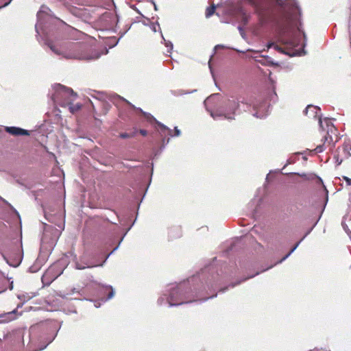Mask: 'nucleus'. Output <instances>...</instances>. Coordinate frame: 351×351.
<instances>
[{
    "label": "nucleus",
    "mask_w": 351,
    "mask_h": 351,
    "mask_svg": "<svg viewBox=\"0 0 351 351\" xmlns=\"http://www.w3.org/2000/svg\"><path fill=\"white\" fill-rule=\"evenodd\" d=\"M220 100V95L213 94L208 97L204 101V106L206 110L214 119L224 118L226 119H234L236 110L239 107V102L234 99H229L226 104L224 109H219L217 107Z\"/></svg>",
    "instance_id": "1"
},
{
    "label": "nucleus",
    "mask_w": 351,
    "mask_h": 351,
    "mask_svg": "<svg viewBox=\"0 0 351 351\" xmlns=\"http://www.w3.org/2000/svg\"><path fill=\"white\" fill-rule=\"evenodd\" d=\"M55 87L56 88V94L53 97L54 101H56V99H58L60 97L64 98L65 101L63 102L62 106L69 105V108L71 113H75L81 108V104H76L73 105L71 104V102L77 97V94L74 93L71 88H67L61 84H57Z\"/></svg>",
    "instance_id": "2"
},
{
    "label": "nucleus",
    "mask_w": 351,
    "mask_h": 351,
    "mask_svg": "<svg viewBox=\"0 0 351 351\" xmlns=\"http://www.w3.org/2000/svg\"><path fill=\"white\" fill-rule=\"evenodd\" d=\"M169 291V297L167 298L169 306H178L188 302L184 301V298L180 287H172Z\"/></svg>",
    "instance_id": "3"
},
{
    "label": "nucleus",
    "mask_w": 351,
    "mask_h": 351,
    "mask_svg": "<svg viewBox=\"0 0 351 351\" xmlns=\"http://www.w3.org/2000/svg\"><path fill=\"white\" fill-rule=\"evenodd\" d=\"M324 121L326 125V134L324 136V143L323 145H318L315 148V151L317 152H322L324 150V147L327 144L330 145L332 141V134H335L336 129L335 126L332 124V123L328 119H325Z\"/></svg>",
    "instance_id": "4"
},
{
    "label": "nucleus",
    "mask_w": 351,
    "mask_h": 351,
    "mask_svg": "<svg viewBox=\"0 0 351 351\" xmlns=\"http://www.w3.org/2000/svg\"><path fill=\"white\" fill-rule=\"evenodd\" d=\"M280 42L289 47H298L300 45V38L295 33H285L279 38Z\"/></svg>",
    "instance_id": "5"
},
{
    "label": "nucleus",
    "mask_w": 351,
    "mask_h": 351,
    "mask_svg": "<svg viewBox=\"0 0 351 351\" xmlns=\"http://www.w3.org/2000/svg\"><path fill=\"white\" fill-rule=\"evenodd\" d=\"M62 55L67 59L93 60L99 58V54L97 53H95L94 55L87 56L80 51L64 53Z\"/></svg>",
    "instance_id": "6"
},
{
    "label": "nucleus",
    "mask_w": 351,
    "mask_h": 351,
    "mask_svg": "<svg viewBox=\"0 0 351 351\" xmlns=\"http://www.w3.org/2000/svg\"><path fill=\"white\" fill-rule=\"evenodd\" d=\"M306 115L313 119H318L319 126L324 130L322 120L320 114V108L313 105H308L304 110Z\"/></svg>",
    "instance_id": "7"
},
{
    "label": "nucleus",
    "mask_w": 351,
    "mask_h": 351,
    "mask_svg": "<svg viewBox=\"0 0 351 351\" xmlns=\"http://www.w3.org/2000/svg\"><path fill=\"white\" fill-rule=\"evenodd\" d=\"M5 131L14 136L29 135V131L16 127H6Z\"/></svg>",
    "instance_id": "8"
},
{
    "label": "nucleus",
    "mask_w": 351,
    "mask_h": 351,
    "mask_svg": "<svg viewBox=\"0 0 351 351\" xmlns=\"http://www.w3.org/2000/svg\"><path fill=\"white\" fill-rule=\"evenodd\" d=\"M267 107L266 104H261L260 106L254 105V108L256 110L255 113L253 114V116L257 118H264L266 117L267 113L265 111Z\"/></svg>",
    "instance_id": "9"
},
{
    "label": "nucleus",
    "mask_w": 351,
    "mask_h": 351,
    "mask_svg": "<svg viewBox=\"0 0 351 351\" xmlns=\"http://www.w3.org/2000/svg\"><path fill=\"white\" fill-rule=\"evenodd\" d=\"M17 313V308L14 309L12 311L3 313L1 315V317L3 318V320L5 322H10L14 319H16L19 315H21V313L16 315Z\"/></svg>",
    "instance_id": "10"
},
{
    "label": "nucleus",
    "mask_w": 351,
    "mask_h": 351,
    "mask_svg": "<svg viewBox=\"0 0 351 351\" xmlns=\"http://www.w3.org/2000/svg\"><path fill=\"white\" fill-rule=\"evenodd\" d=\"M34 296H35V295L34 293H21V294L18 295V298L19 300H22L23 303L20 304H18L17 305V308L22 307L23 303L29 301V300H31Z\"/></svg>",
    "instance_id": "11"
},
{
    "label": "nucleus",
    "mask_w": 351,
    "mask_h": 351,
    "mask_svg": "<svg viewBox=\"0 0 351 351\" xmlns=\"http://www.w3.org/2000/svg\"><path fill=\"white\" fill-rule=\"evenodd\" d=\"M23 260V253L19 252L18 255L13 259L10 258V260L8 261V263L12 265V267H18Z\"/></svg>",
    "instance_id": "12"
},
{
    "label": "nucleus",
    "mask_w": 351,
    "mask_h": 351,
    "mask_svg": "<svg viewBox=\"0 0 351 351\" xmlns=\"http://www.w3.org/2000/svg\"><path fill=\"white\" fill-rule=\"evenodd\" d=\"M138 110L145 115V117L148 120L153 119L154 121H155L157 123V124L162 128V130H167L168 132H171V130L170 129H169L167 126H165L162 123L157 121L150 114L143 112L141 108H139Z\"/></svg>",
    "instance_id": "13"
},
{
    "label": "nucleus",
    "mask_w": 351,
    "mask_h": 351,
    "mask_svg": "<svg viewBox=\"0 0 351 351\" xmlns=\"http://www.w3.org/2000/svg\"><path fill=\"white\" fill-rule=\"evenodd\" d=\"M256 12L257 14L258 15V16L260 18L261 22L262 23H265L267 21V18L265 16L264 11L263 10V9L260 8H256Z\"/></svg>",
    "instance_id": "14"
},
{
    "label": "nucleus",
    "mask_w": 351,
    "mask_h": 351,
    "mask_svg": "<svg viewBox=\"0 0 351 351\" xmlns=\"http://www.w3.org/2000/svg\"><path fill=\"white\" fill-rule=\"evenodd\" d=\"M97 265H90L88 263H84V264H82L80 263H78V262H76L75 263V268L77 269H84L85 268H90V267H96Z\"/></svg>",
    "instance_id": "15"
},
{
    "label": "nucleus",
    "mask_w": 351,
    "mask_h": 351,
    "mask_svg": "<svg viewBox=\"0 0 351 351\" xmlns=\"http://www.w3.org/2000/svg\"><path fill=\"white\" fill-rule=\"evenodd\" d=\"M303 239H302L299 242H298L295 245L294 247H293V248L291 250V251L287 254L285 255L281 260H280L278 263H281L282 261H285L296 249L297 247H298V245H300V242L302 241Z\"/></svg>",
    "instance_id": "16"
},
{
    "label": "nucleus",
    "mask_w": 351,
    "mask_h": 351,
    "mask_svg": "<svg viewBox=\"0 0 351 351\" xmlns=\"http://www.w3.org/2000/svg\"><path fill=\"white\" fill-rule=\"evenodd\" d=\"M215 9L216 6L215 4H213L210 7L208 8L206 11V16L207 18L211 16L214 14Z\"/></svg>",
    "instance_id": "17"
},
{
    "label": "nucleus",
    "mask_w": 351,
    "mask_h": 351,
    "mask_svg": "<svg viewBox=\"0 0 351 351\" xmlns=\"http://www.w3.org/2000/svg\"><path fill=\"white\" fill-rule=\"evenodd\" d=\"M293 174H296L306 180H312L315 177L313 175H307L306 173H293Z\"/></svg>",
    "instance_id": "18"
},
{
    "label": "nucleus",
    "mask_w": 351,
    "mask_h": 351,
    "mask_svg": "<svg viewBox=\"0 0 351 351\" xmlns=\"http://www.w3.org/2000/svg\"><path fill=\"white\" fill-rule=\"evenodd\" d=\"M163 40H164V43L165 45V46L169 49L167 52L171 53L173 49L172 43L171 41H167L164 38H163Z\"/></svg>",
    "instance_id": "19"
},
{
    "label": "nucleus",
    "mask_w": 351,
    "mask_h": 351,
    "mask_svg": "<svg viewBox=\"0 0 351 351\" xmlns=\"http://www.w3.org/2000/svg\"><path fill=\"white\" fill-rule=\"evenodd\" d=\"M49 8L47 7L46 5H42L40 7V10L38 11V14H37V17L38 18H40V15L43 12H47L48 10H49Z\"/></svg>",
    "instance_id": "20"
},
{
    "label": "nucleus",
    "mask_w": 351,
    "mask_h": 351,
    "mask_svg": "<svg viewBox=\"0 0 351 351\" xmlns=\"http://www.w3.org/2000/svg\"><path fill=\"white\" fill-rule=\"evenodd\" d=\"M272 46L274 47L275 49H276L277 51H281V52H283L282 48L280 47H279L278 45H274V43H268L267 45V48L269 49L271 48Z\"/></svg>",
    "instance_id": "21"
},
{
    "label": "nucleus",
    "mask_w": 351,
    "mask_h": 351,
    "mask_svg": "<svg viewBox=\"0 0 351 351\" xmlns=\"http://www.w3.org/2000/svg\"><path fill=\"white\" fill-rule=\"evenodd\" d=\"M47 45H48V46L50 47V49H51V51H53L55 53H56V54H58V55H60V54H62V53H60V51L59 50H58V49L56 48V47H55L53 44H51V43H48Z\"/></svg>",
    "instance_id": "22"
},
{
    "label": "nucleus",
    "mask_w": 351,
    "mask_h": 351,
    "mask_svg": "<svg viewBox=\"0 0 351 351\" xmlns=\"http://www.w3.org/2000/svg\"><path fill=\"white\" fill-rule=\"evenodd\" d=\"M108 288L110 289V292L109 293L108 298L105 300V301L111 299L114 295V291L112 289V287L111 286H109Z\"/></svg>",
    "instance_id": "23"
},
{
    "label": "nucleus",
    "mask_w": 351,
    "mask_h": 351,
    "mask_svg": "<svg viewBox=\"0 0 351 351\" xmlns=\"http://www.w3.org/2000/svg\"><path fill=\"white\" fill-rule=\"evenodd\" d=\"M114 99H118V100H122V101H125L126 103H128V104H130V106H132L133 108H134V106H132L128 101H127L126 99H125L124 98L120 97L119 95H115L114 96Z\"/></svg>",
    "instance_id": "24"
},
{
    "label": "nucleus",
    "mask_w": 351,
    "mask_h": 351,
    "mask_svg": "<svg viewBox=\"0 0 351 351\" xmlns=\"http://www.w3.org/2000/svg\"><path fill=\"white\" fill-rule=\"evenodd\" d=\"M133 135L132 134H128V133H121L120 134V137L122 138H130L132 137Z\"/></svg>",
    "instance_id": "25"
},
{
    "label": "nucleus",
    "mask_w": 351,
    "mask_h": 351,
    "mask_svg": "<svg viewBox=\"0 0 351 351\" xmlns=\"http://www.w3.org/2000/svg\"><path fill=\"white\" fill-rule=\"evenodd\" d=\"M248 21H249V16L244 14L242 17V21L244 23V25L247 24Z\"/></svg>",
    "instance_id": "26"
},
{
    "label": "nucleus",
    "mask_w": 351,
    "mask_h": 351,
    "mask_svg": "<svg viewBox=\"0 0 351 351\" xmlns=\"http://www.w3.org/2000/svg\"><path fill=\"white\" fill-rule=\"evenodd\" d=\"M238 29H239V33H240L241 36L243 38H244V37H245V32H244V29H243V28L242 27H241V26H239V27H238Z\"/></svg>",
    "instance_id": "27"
},
{
    "label": "nucleus",
    "mask_w": 351,
    "mask_h": 351,
    "mask_svg": "<svg viewBox=\"0 0 351 351\" xmlns=\"http://www.w3.org/2000/svg\"><path fill=\"white\" fill-rule=\"evenodd\" d=\"M324 191H325V193H326V202H325V204H324V206H326L328 200V190L326 189V186H324Z\"/></svg>",
    "instance_id": "28"
},
{
    "label": "nucleus",
    "mask_w": 351,
    "mask_h": 351,
    "mask_svg": "<svg viewBox=\"0 0 351 351\" xmlns=\"http://www.w3.org/2000/svg\"><path fill=\"white\" fill-rule=\"evenodd\" d=\"M174 130H175L174 136H178L180 135V130L177 127H175Z\"/></svg>",
    "instance_id": "29"
},
{
    "label": "nucleus",
    "mask_w": 351,
    "mask_h": 351,
    "mask_svg": "<svg viewBox=\"0 0 351 351\" xmlns=\"http://www.w3.org/2000/svg\"><path fill=\"white\" fill-rule=\"evenodd\" d=\"M344 180H346V184H347L348 185L351 186V179H350V178H347V177H345V178H344Z\"/></svg>",
    "instance_id": "30"
},
{
    "label": "nucleus",
    "mask_w": 351,
    "mask_h": 351,
    "mask_svg": "<svg viewBox=\"0 0 351 351\" xmlns=\"http://www.w3.org/2000/svg\"><path fill=\"white\" fill-rule=\"evenodd\" d=\"M117 249H118V246L115 247L113 249V250H112V252H110V254L106 256V259H105V261H104V262H105V261L107 260V258H108V257H109V256H110V255H111V254H112L114 251H116Z\"/></svg>",
    "instance_id": "31"
},
{
    "label": "nucleus",
    "mask_w": 351,
    "mask_h": 351,
    "mask_svg": "<svg viewBox=\"0 0 351 351\" xmlns=\"http://www.w3.org/2000/svg\"><path fill=\"white\" fill-rule=\"evenodd\" d=\"M298 31L300 32V33H302L304 36V40H306V34L301 29L300 27H298Z\"/></svg>",
    "instance_id": "32"
},
{
    "label": "nucleus",
    "mask_w": 351,
    "mask_h": 351,
    "mask_svg": "<svg viewBox=\"0 0 351 351\" xmlns=\"http://www.w3.org/2000/svg\"><path fill=\"white\" fill-rule=\"evenodd\" d=\"M157 27L160 28V27H159V25H158V24H157V25H153V26H152V29H153V31L156 32L157 31Z\"/></svg>",
    "instance_id": "33"
},
{
    "label": "nucleus",
    "mask_w": 351,
    "mask_h": 351,
    "mask_svg": "<svg viewBox=\"0 0 351 351\" xmlns=\"http://www.w3.org/2000/svg\"><path fill=\"white\" fill-rule=\"evenodd\" d=\"M278 1V3L280 5H282L283 6L285 5V1L283 0H277Z\"/></svg>",
    "instance_id": "34"
},
{
    "label": "nucleus",
    "mask_w": 351,
    "mask_h": 351,
    "mask_svg": "<svg viewBox=\"0 0 351 351\" xmlns=\"http://www.w3.org/2000/svg\"><path fill=\"white\" fill-rule=\"evenodd\" d=\"M287 54H289V56H295V55H300V52L298 51H297V52H293V53H287Z\"/></svg>",
    "instance_id": "35"
},
{
    "label": "nucleus",
    "mask_w": 351,
    "mask_h": 351,
    "mask_svg": "<svg viewBox=\"0 0 351 351\" xmlns=\"http://www.w3.org/2000/svg\"><path fill=\"white\" fill-rule=\"evenodd\" d=\"M140 133L143 135V136H145L147 135V131L145 130H140Z\"/></svg>",
    "instance_id": "36"
},
{
    "label": "nucleus",
    "mask_w": 351,
    "mask_h": 351,
    "mask_svg": "<svg viewBox=\"0 0 351 351\" xmlns=\"http://www.w3.org/2000/svg\"><path fill=\"white\" fill-rule=\"evenodd\" d=\"M12 0H9L8 2H6L3 6H1V8H3V7H5L7 5H8L10 2L12 1Z\"/></svg>",
    "instance_id": "37"
},
{
    "label": "nucleus",
    "mask_w": 351,
    "mask_h": 351,
    "mask_svg": "<svg viewBox=\"0 0 351 351\" xmlns=\"http://www.w3.org/2000/svg\"><path fill=\"white\" fill-rule=\"evenodd\" d=\"M163 300H164L163 298H159L158 300V304H162V302H163Z\"/></svg>",
    "instance_id": "38"
},
{
    "label": "nucleus",
    "mask_w": 351,
    "mask_h": 351,
    "mask_svg": "<svg viewBox=\"0 0 351 351\" xmlns=\"http://www.w3.org/2000/svg\"><path fill=\"white\" fill-rule=\"evenodd\" d=\"M223 45H217V46L215 47V49H217V48H223Z\"/></svg>",
    "instance_id": "39"
},
{
    "label": "nucleus",
    "mask_w": 351,
    "mask_h": 351,
    "mask_svg": "<svg viewBox=\"0 0 351 351\" xmlns=\"http://www.w3.org/2000/svg\"><path fill=\"white\" fill-rule=\"evenodd\" d=\"M240 282H239L238 283H237V285L239 284ZM235 285H236V284H232V285H231L230 286H231L232 287H234Z\"/></svg>",
    "instance_id": "40"
},
{
    "label": "nucleus",
    "mask_w": 351,
    "mask_h": 351,
    "mask_svg": "<svg viewBox=\"0 0 351 351\" xmlns=\"http://www.w3.org/2000/svg\"><path fill=\"white\" fill-rule=\"evenodd\" d=\"M319 182H320L322 184H323V181H322V180L320 178H319Z\"/></svg>",
    "instance_id": "41"
},
{
    "label": "nucleus",
    "mask_w": 351,
    "mask_h": 351,
    "mask_svg": "<svg viewBox=\"0 0 351 351\" xmlns=\"http://www.w3.org/2000/svg\"><path fill=\"white\" fill-rule=\"evenodd\" d=\"M209 69H210V72L213 74L212 68H211L210 65H209Z\"/></svg>",
    "instance_id": "42"
},
{
    "label": "nucleus",
    "mask_w": 351,
    "mask_h": 351,
    "mask_svg": "<svg viewBox=\"0 0 351 351\" xmlns=\"http://www.w3.org/2000/svg\"><path fill=\"white\" fill-rule=\"evenodd\" d=\"M95 307H97H97H99V304H98V305H97V303H95Z\"/></svg>",
    "instance_id": "43"
},
{
    "label": "nucleus",
    "mask_w": 351,
    "mask_h": 351,
    "mask_svg": "<svg viewBox=\"0 0 351 351\" xmlns=\"http://www.w3.org/2000/svg\"><path fill=\"white\" fill-rule=\"evenodd\" d=\"M225 289H226V288L221 289V292H224V291H225Z\"/></svg>",
    "instance_id": "44"
},
{
    "label": "nucleus",
    "mask_w": 351,
    "mask_h": 351,
    "mask_svg": "<svg viewBox=\"0 0 351 351\" xmlns=\"http://www.w3.org/2000/svg\"><path fill=\"white\" fill-rule=\"evenodd\" d=\"M154 8H155V10L157 9V6L155 4H154Z\"/></svg>",
    "instance_id": "45"
},
{
    "label": "nucleus",
    "mask_w": 351,
    "mask_h": 351,
    "mask_svg": "<svg viewBox=\"0 0 351 351\" xmlns=\"http://www.w3.org/2000/svg\"><path fill=\"white\" fill-rule=\"evenodd\" d=\"M35 28L37 29V25L35 26ZM36 32H38V30H36Z\"/></svg>",
    "instance_id": "46"
},
{
    "label": "nucleus",
    "mask_w": 351,
    "mask_h": 351,
    "mask_svg": "<svg viewBox=\"0 0 351 351\" xmlns=\"http://www.w3.org/2000/svg\"><path fill=\"white\" fill-rule=\"evenodd\" d=\"M305 45H306V43H304L302 44V46H303V47H304V46H305Z\"/></svg>",
    "instance_id": "47"
},
{
    "label": "nucleus",
    "mask_w": 351,
    "mask_h": 351,
    "mask_svg": "<svg viewBox=\"0 0 351 351\" xmlns=\"http://www.w3.org/2000/svg\"><path fill=\"white\" fill-rule=\"evenodd\" d=\"M251 1H253L254 0H250Z\"/></svg>",
    "instance_id": "48"
}]
</instances>
